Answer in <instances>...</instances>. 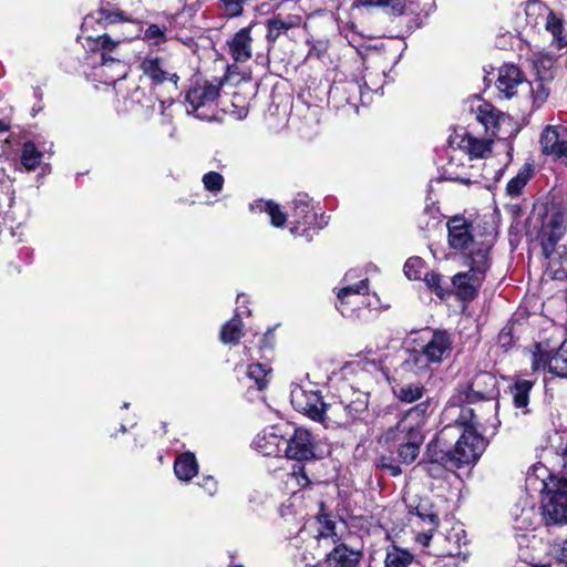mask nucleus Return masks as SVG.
Returning <instances> with one entry per match:
<instances>
[{
  "label": "nucleus",
  "instance_id": "nucleus-32",
  "mask_svg": "<svg viewBox=\"0 0 567 567\" xmlns=\"http://www.w3.org/2000/svg\"><path fill=\"white\" fill-rule=\"evenodd\" d=\"M545 14L546 16V30L549 31L554 39L560 42V34L563 31L561 20L556 17L551 11H548L539 1L530 0L526 6V14Z\"/></svg>",
  "mask_w": 567,
  "mask_h": 567
},
{
  "label": "nucleus",
  "instance_id": "nucleus-61",
  "mask_svg": "<svg viewBox=\"0 0 567 567\" xmlns=\"http://www.w3.org/2000/svg\"><path fill=\"white\" fill-rule=\"evenodd\" d=\"M247 297L245 295L237 296V303L246 302Z\"/></svg>",
  "mask_w": 567,
  "mask_h": 567
},
{
  "label": "nucleus",
  "instance_id": "nucleus-44",
  "mask_svg": "<svg viewBox=\"0 0 567 567\" xmlns=\"http://www.w3.org/2000/svg\"><path fill=\"white\" fill-rule=\"evenodd\" d=\"M144 40L150 42L152 45L159 47L167 41L166 27L150 24L144 31Z\"/></svg>",
  "mask_w": 567,
  "mask_h": 567
},
{
  "label": "nucleus",
  "instance_id": "nucleus-9",
  "mask_svg": "<svg viewBox=\"0 0 567 567\" xmlns=\"http://www.w3.org/2000/svg\"><path fill=\"white\" fill-rule=\"evenodd\" d=\"M449 245L453 249L466 250L465 261L471 260L472 254L481 247L488 245V252L493 247L492 237H475L471 231V224L464 217H452L447 224Z\"/></svg>",
  "mask_w": 567,
  "mask_h": 567
},
{
  "label": "nucleus",
  "instance_id": "nucleus-12",
  "mask_svg": "<svg viewBox=\"0 0 567 567\" xmlns=\"http://www.w3.org/2000/svg\"><path fill=\"white\" fill-rule=\"evenodd\" d=\"M408 4V10L412 14H430L435 9V0H354L353 7L388 8L394 16H401Z\"/></svg>",
  "mask_w": 567,
  "mask_h": 567
},
{
  "label": "nucleus",
  "instance_id": "nucleus-47",
  "mask_svg": "<svg viewBox=\"0 0 567 567\" xmlns=\"http://www.w3.org/2000/svg\"><path fill=\"white\" fill-rule=\"evenodd\" d=\"M204 188L210 193H219L224 186V177L217 172H208L202 178Z\"/></svg>",
  "mask_w": 567,
  "mask_h": 567
},
{
  "label": "nucleus",
  "instance_id": "nucleus-14",
  "mask_svg": "<svg viewBox=\"0 0 567 567\" xmlns=\"http://www.w3.org/2000/svg\"><path fill=\"white\" fill-rule=\"evenodd\" d=\"M291 404L295 410L306 414L313 421L322 420V412L327 403L317 390H308L302 385H293L290 392Z\"/></svg>",
  "mask_w": 567,
  "mask_h": 567
},
{
  "label": "nucleus",
  "instance_id": "nucleus-4",
  "mask_svg": "<svg viewBox=\"0 0 567 567\" xmlns=\"http://www.w3.org/2000/svg\"><path fill=\"white\" fill-rule=\"evenodd\" d=\"M467 271L454 275L451 279L456 297L463 301L473 300L485 280V275L491 267L488 257V245L481 247L472 254L471 260L465 261Z\"/></svg>",
  "mask_w": 567,
  "mask_h": 567
},
{
  "label": "nucleus",
  "instance_id": "nucleus-48",
  "mask_svg": "<svg viewBox=\"0 0 567 567\" xmlns=\"http://www.w3.org/2000/svg\"><path fill=\"white\" fill-rule=\"evenodd\" d=\"M423 261L419 257L410 258L406 260L403 267L404 275L410 280L419 279L422 272Z\"/></svg>",
  "mask_w": 567,
  "mask_h": 567
},
{
  "label": "nucleus",
  "instance_id": "nucleus-52",
  "mask_svg": "<svg viewBox=\"0 0 567 567\" xmlns=\"http://www.w3.org/2000/svg\"><path fill=\"white\" fill-rule=\"evenodd\" d=\"M555 556L560 561H567V539L555 547Z\"/></svg>",
  "mask_w": 567,
  "mask_h": 567
},
{
  "label": "nucleus",
  "instance_id": "nucleus-22",
  "mask_svg": "<svg viewBox=\"0 0 567 567\" xmlns=\"http://www.w3.org/2000/svg\"><path fill=\"white\" fill-rule=\"evenodd\" d=\"M435 543L441 546L436 551L439 556L458 557L465 555L463 547L466 546L467 540L465 530L461 526L453 527L445 535L437 534Z\"/></svg>",
  "mask_w": 567,
  "mask_h": 567
},
{
  "label": "nucleus",
  "instance_id": "nucleus-62",
  "mask_svg": "<svg viewBox=\"0 0 567 567\" xmlns=\"http://www.w3.org/2000/svg\"><path fill=\"white\" fill-rule=\"evenodd\" d=\"M288 509V506L284 505L282 508H281V516H286L287 515V511Z\"/></svg>",
  "mask_w": 567,
  "mask_h": 567
},
{
  "label": "nucleus",
  "instance_id": "nucleus-16",
  "mask_svg": "<svg viewBox=\"0 0 567 567\" xmlns=\"http://www.w3.org/2000/svg\"><path fill=\"white\" fill-rule=\"evenodd\" d=\"M368 279L342 287L338 292V310L346 318H354L358 310L364 305V296L368 293Z\"/></svg>",
  "mask_w": 567,
  "mask_h": 567
},
{
  "label": "nucleus",
  "instance_id": "nucleus-23",
  "mask_svg": "<svg viewBox=\"0 0 567 567\" xmlns=\"http://www.w3.org/2000/svg\"><path fill=\"white\" fill-rule=\"evenodd\" d=\"M291 212L289 214L291 223L295 225L290 228L292 234H298V228L305 226L307 228L315 227L317 214L310 204L307 195H298L291 203Z\"/></svg>",
  "mask_w": 567,
  "mask_h": 567
},
{
  "label": "nucleus",
  "instance_id": "nucleus-55",
  "mask_svg": "<svg viewBox=\"0 0 567 567\" xmlns=\"http://www.w3.org/2000/svg\"><path fill=\"white\" fill-rule=\"evenodd\" d=\"M543 82L544 81H539V80L537 82V90H538V92H537L536 99L539 100V101H544L547 97V95H548V92L545 90Z\"/></svg>",
  "mask_w": 567,
  "mask_h": 567
},
{
  "label": "nucleus",
  "instance_id": "nucleus-50",
  "mask_svg": "<svg viewBox=\"0 0 567 567\" xmlns=\"http://www.w3.org/2000/svg\"><path fill=\"white\" fill-rule=\"evenodd\" d=\"M199 486L209 495L214 496L218 489V483L213 476H205Z\"/></svg>",
  "mask_w": 567,
  "mask_h": 567
},
{
  "label": "nucleus",
  "instance_id": "nucleus-30",
  "mask_svg": "<svg viewBox=\"0 0 567 567\" xmlns=\"http://www.w3.org/2000/svg\"><path fill=\"white\" fill-rule=\"evenodd\" d=\"M198 462L192 452L179 454L174 462L176 477L185 483L190 482L198 474Z\"/></svg>",
  "mask_w": 567,
  "mask_h": 567
},
{
  "label": "nucleus",
  "instance_id": "nucleus-36",
  "mask_svg": "<svg viewBox=\"0 0 567 567\" xmlns=\"http://www.w3.org/2000/svg\"><path fill=\"white\" fill-rule=\"evenodd\" d=\"M250 208L255 212L266 213L275 227H282L287 220V216L280 209V206L270 200H256L250 205Z\"/></svg>",
  "mask_w": 567,
  "mask_h": 567
},
{
  "label": "nucleus",
  "instance_id": "nucleus-26",
  "mask_svg": "<svg viewBox=\"0 0 567 567\" xmlns=\"http://www.w3.org/2000/svg\"><path fill=\"white\" fill-rule=\"evenodd\" d=\"M431 364H433L432 361H430L421 349H413L408 352V357L400 364L396 372L403 377L406 374L427 377L431 374Z\"/></svg>",
  "mask_w": 567,
  "mask_h": 567
},
{
  "label": "nucleus",
  "instance_id": "nucleus-18",
  "mask_svg": "<svg viewBox=\"0 0 567 567\" xmlns=\"http://www.w3.org/2000/svg\"><path fill=\"white\" fill-rule=\"evenodd\" d=\"M94 45L96 49L94 54L100 59L96 75L105 76L104 82L106 84H112L123 79L126 75V64L118 56L112 55L114 51L104 50L95 43Z\"/></svg>",
  "mask_w": 567,
  "mask_h": 567
},
{
  "label": "nucleus",
  "instance_id": "nucleus-60",
  "mask_svg": "<svg viewBox=\"0 0 567 567\" xmlns=\"http://www.w3.org/2000/svg\"><path fill=\"white\" fill-rule=\"evenodd\" d=\"M351 86H352L353 89H357V90L360 92L361 96L363 97L364 93L362 92V85H361V84H359V83H354V84H352Z\"/></svg>",
  "mask_w": 567,
  "mask_h": 567
},
{
  "label": "nucleus",
  "instance_id": "nucleus-24",
  "mask_svg": "<svg viewBox=\"0 0 567 567\" xmlns=\"http://www.w3.org/2000/svg\"><path fill=\"white\" fill-rule=\"evenodd\" d=\"M452 343V338L446 331L436 330L421 350L433 364H440L451 353Z\"/></svg>",
  "mask_w": 567,
  "mask_h": 567
},
{
  "label": "nucleus",
  "instance_id": "nucleus-21",
  "mask_svg": "<svg viewBox=\"0 0 567 567\" xmlns=\"http://www.w3.org/2000/svg\"><path fill=\"white\" fill-rule=\"evenodd\" d=\"M540 145L545 154L567 158V127L547 126L540 136Z\"/></svg>",
  "mask_w": 567,
  "mask_h": 567
},
{
  "label": "nucleus",
  "instance_id": "nucleus-13",
  "mask_svg": "<svg viewBox=\"0 0 567 567\" xmlns=\"http://www.w3.org/2000/svg\"><path fill=\"white\" fill-rule=\"evenodd\" d=\"M221 86L223 81L216 78L212 81H195L186 92V112L188 114L195 113L200 107L212 104L219 96Z\"/></svg>",
  "mask_w": 567,
  "mask_h": 567
},
{
  "label": "nucleus",
  "instance_id": "nucleus-49",
  "mask_svg": "<svg viewBox=\"0 0 567 567\" xmlns=\"http://www.w3.org/2000/svg\"><path fill=\"white\" fill-rule=\"evenodd\" d=\"M315 560V555L308 549H298L293 554V564L296 567H310Z\"/></svg>",
  "mask_w": 567,
  "mask_h": 567
},
{
  "label": "nucleus",
  "instance_id": "nucleus-8",
  "mask_svg": "<svg viewBox=\"0 0 567 567\" xmlns=\"http://www.w3.org/2000/svg\"><path fill=\"white\" fill-rule=\"evenodd\" d=\"M566 230V214L558 204L547 206L542 221L540 237L543 252L549 259V268L556 266L555 245L564 236Z\"/></svg>",
  "mask_w": 567,
  "mask_h": 567
},
{
  "label": "nucleus",
  "instance_id": "nucleus-25",
  "mask_svg": "<svg viewBox=\"0 0 567 567\" xmlns=\"http://www.w3.org/2000/svg\"><path fill=\"white\" fill-rule=\"evenodd\" d=\"M318 528L316 540L318 543L326 542L329 544H336L341 540L342 535L347 529L346 522L340 518H336L331 515H320L317 518Z\"/></svg>",
  "mask_w": 567,
  "mask_h": 567
},
{
  "label": "nucleus",
  "instance_id": "nucleus-45",
  "mask_svg": "<svg viewBox=\"0 0 567 567\" xmlns=\"http://www.w3.org/2000/svg\"><path fill=\"white\" fill-rule=\"evenodd\" d=\"M557 255V262L559 265L558 268H550L551 269V277L556 280H563L567 278V247L566 246H559L556 249Z\"/></svg>",
  "mask_w": 567,
  "mask_h": 567
},
{
  "label": "nucleus",
  "instance_id": "nucleus-10",
  "mask_svg": "<svg viewBox=\"0 0 567 567\" xmlns=\"http://www.w3.org/2000/svg\"><path fill=\"white\" fill-rule=\"evenodd\" d=\"M368 409V396L359 392L354 400L350 402L334 401L327 403L322 412V420L319 422L328 426H346L364 413Z\"/></svg>",
  "mask_w": 567,
  "mask_h": 567
},
{
  "label": "nucleus",
  "instance_id": "nucleus-57",
  "mask_svg": "<svg viewBox=\"0 0 567 567\" xmlns=\"http://www.w3.org/2000/svg\"><path fill=\"white\" fill-rule=\"evenodd\" d=\"M167 101H158L159 111L164 114ZM173 101H168V105H172Z\"/></svg>",
  "mask_w": 567,
  "mask_h": 567
},
{
  "label": "nucleus",
  "instance_id": "nucleus-6",
  "mask_svg": "<svg viewBox=\"0 0 567 567\" xmlns=\"http://www.w3.org/2000/svg\"><path fill=\"white\" fill-rule=\"evenodd\" d=\"M100 16V21L113 27V30L111 33L97 35L95 39L89 35L87 41L92 40L104 50L115 51L120 43L138 38L143 30L140 21L128 19L121 11L102 10Z\"/></svg>",
  "mask_w": 567,
  "mask_h": 567
},
{
  "label": "nucleus",
  "instance_id": "nucleus-19",
  "mask_svg": "<svg viewBox=\"0 0 567 567\" xmlns=\"http://www.w3.org/2000/svg\"><path fill=\"white\" fill-rule=\"evenodd\" d=\"M528 85L516 65L506 64L499 69L496 87L504 99H512Z\"/></svg>",
  "mask_w": 567,
  "mask_h": 567
},
{
  "label": "nucleus",
  "instance_id": "nucleus-2",
  "mask_svg": "<svg viewBox=\"0 0 567 567\" xmlns=\"http://www.w3.org/2000/svg\"><path fill=\"white\" fill-rule=\"evenodd\" d=\"M429 401H423L411 408L394 425L389 427L379 439V443L390 449H396L398 460L392 455H381L378 466L386 470L392 476L402 473L400 464H412L420 454L423 443V426L429 410Z\"/></svg>",
  "mask_w": 567,
  "mask_h": 567
},
{
  "label": "nucleus",
  "instance_id": "nucleus-1",
  "mask_svg": "<svg viewBox=\"0 0 567 567\" xmlns=\"http://www.w3.org/2000/svg\"><path fill=\"white\" fill-rule=\"evenodd\" d=\"M454 416V423L445 425L427 446L426 471L433 477L440 476V466L453 471L475 464L487 446L472 408H462Z\"/></svg>",
  "mask_w": 567,
  "mask_h": 567
},
{
  "label": "nucleus",
  "instance_id": "nucleus-39",
  "mask_svg": "<svg viewBox=\"0 0 567 567\" xmlns=\"http://www.w3.org/2000/svg\"><path fill=\"white\" fill-rule=\"evenodd\" d=\"M282 441H285V439L277 434L272 432H265L261 436L257 437L256 445L262 454L271 455L282 451Z\"/></svg>",
  "mask_w": 567,
  "mask_h": 567
},
{
  "label": "nucleus",
  "instance_id": "nucleus-27",
  "mask_svg": "<svg viewBox=\"0 0 567 567\" xmlns=\"http://www.w3.org/2000/svg\"><path fill=\"white\" fill-rule=\"evenodd\" d=\"M250 31L251 27L243 28L228 42L231 58L238 63H244L251 58L252 39Z\"/></svg>",
  "mask_w": 567,
  "mask_h": 567
},
{
  "label": "nucleus",
  "instance_id": "nucleus-31",
  "mask_svg": "<svg viewBox=\"0 0 567 567\" xmlns=\"http://www.w3.org/2000/svg\"><path fill=\"white\" fill-rule=\"evenodd\" d=\"M127 101L131 103V109L133 111H141L143 116L150 117L155 110L157 99L154 97L151 93H147L145 89L136 86L130 93Z\"/></svg>",
  "mask_w": 567,
  "mask_h": 567
},
{
  "label": "nucleus",
  "instance_id": "nucleus-37",
  "mask_svg": "<svg viewBox=\"0 0 567 567\" xmlns=\"http://www.w3.org/2000/svg\"><path fill=\"white\" fill-rule=\"evenodd\" d=\"M532 388L533 382L525 379L517 380L513 386H511L513 403L515 408L522 409L524 414L527 413V405L529 403V393Z\"/></svg>",
  "mask_w": 567,
  "mask_h": 567
},
{
  "label": "nucleus",
  "instance_id": "nucleus-63",
  "mask_svg": "<svg viewBox=\"0 0 567 567\" xmlns=\"http://www.w3.org/2000/svg\"><path fill=\"white\" fill-rule=\"evenodd\" d=\"M90 21H91V20L86 18V19L84 20L83 28H86V27H87V24L90 23Z\"/></svg>",
  "mask_w": 567,
  "mask_h": 567
},
{
  "label": "nucleus",
  "instance_id": "nucleus-43",
  "mask_svg": "<svg viewBox=\"0 0 567 567\" xmlns=\"http://www.w3.org/2000/svg\"><path fill=\"white\" fill-rule=\"evenodd\" d=\"M424 282L440 299H444L451 293L449 284L439 274L426 272Z\"/></svg>",
  "mask_w": 567,
  "mask_h": 567
},
{
  "label": "nucleus",
  "instance_id": "nucleus-51",
  "mask_svg": "<svg viewBox=\"0 0 567 567\" xmlns=\"http://www.w3.org/2000/svg\"><path fill=\"white\" fill-rule=\"evenodd\" d=\"M417 511V516L424 520V522H429V524L432 526V527H435L437 526V523H439V516L434 513H425L422 511V506H419L416 508Z\"/></svg>",
  "mask_w": 567,
  "mask_h": 567
},
{
  "label": "nucleus",
  "instance_id": "nucleus-38",
  "mask_svg": "<svg viewBox=\"0 0 567 567\" xmlns=\"http://www.w3.org/2000/svg\"><path fill=\"white\" fill-rule=\"evenodd\" d=\"M384 564L385 567H415L417 565L409 550L396 546L388 549Z\"/></svg>",
  "mask_w": 567,
  "mask_h": 567
},
{
  "label": "nucleus",
  "instance_id": "nucleus-7",
  "mask_svg": "<svg viewBox=\"0 0 567 567\" xmlns=\"http://www.w3.org/2000/svg\"><path fill=\"white\" fill-rule=\"evenodd\" d=\"M542 515L548 527L567 524V477L550 476L544 482Z\"/></svg>",
  "mask_w": 567,
  "mask_h": 567
},
{
  "label": "nucleus",
  "instance_id": "nucleus-56",
  "mask_svg": "<svg viewBox=\"0 0 567 567\" xmlns=\"http://www.w3.org/2000/svg\"><path fill=\"white\" fill-rule=\"evenodd\" d=\"M6 216L2 215V213L0 212V237L3 235V233L7 230V227H6Z\"/></svg>",
  "mask_w": 567,
  "mask_h": 567
},
{
  "label": "nucleus",
  "instance_id": "nucleus-54",
  "mask_svg": "<svg viewBox=\"0 0 567 567\" xmlns=\"http://www.w3.org/2000/svg\"><path fill=\"white\" fill-rule=\"evenodd\" d=\"M433 538L435 539V537H434L432 534H430V533H422V534H420V535L417 536V538H416V539H417V542H419L422 546L427 547V546H430V543H431V540H432Z\"/></svg>",
  "mask_w": 567,
  "mask_h": 567
},
{
  "label": "nucleus",
  "instance_id": "nucleus-15",
  "mask_svg": "<svg viewBox=\"0 0 567 567\" xmlns=\"http://www.w3.org/2000/svg\"><path fill=\"white\" fill-rule=\"evenodd\" d=\"M140 69L152 83L158 85L164 82L177 84L179 76L167 58L147 54L140 63Z\"/></svg>",
  "mask_w": 567,
  "mask_h": 567
},
{
  "label": "nucleus",
  "instance_id": "nucleus-41",
  "mask_svg": "<svg viewBox=\"0 0 567 567\" xmlns=\"http://www.w3.org/2000/svg\"><path fill=\"white\" fill-rule=\"evenodd\" d=\"M42 157L43 154L33 142H25L23 144L21 164L27 171H34L40 165Z\"/></svg>",
  "mask_w": 567,
  "mask_h": 567
},
{
  "label": "nucleus",
  "instance_id": "nucleus-33",
  "mask_svg": "<svg viewBox=\"0 0 567 567\" xmlns=\"http://www.w3.org/2000/svg\"><path fill=\"white\" fill-rule=\"evenodd\" d=\"M492 137L478 138L466 134L461 141V148L471 157L483 158L491 154Z\"/></svg>",
  "mask_w": 567,
  "mask_h": 567
},
{
  "label": "nucleus",
  "instance_id": "nucleus-34",
  "mask_svg": "<svg viewBox=\"0 0 567 567\" xmlns=\"http://www.w3.org/2000/svg\"><path fill=\"white\" fill-rule=\"evenodd\" d=\"M424 386L421 383H394L392 392L394 396L404 403H413L422 399L424 395Z\"/></svg>",
  "mask_w": 567,
  "mask_h": 567
},
{
  "label": "nucleus",
  "instance_id": "nucleus-58",
  "mask_svg": "<svg viewBox=\"0 0 567 567\" xmlns=\"http://www.w3.org/2000/svg\"><path fill=\"white\" fill-rule=\"evenodd\" d=\"M310 567H331V566L327 564V559L324 558V560L319 561L318 564L312 565Z\"/></svg>",
  "mask_w": 567,
  "mask_h": 567
},
{
  "label": "nucleus",
  "instance_id": "nucleus-35",
  "mask_svg": "<svg viewBox=\"0 0 567 567\" xmlns=\"http://www.w3.org/2000/svg\"><path fill=\"white\" fill-rule=\"evenodd\" d=\"M244 311L240 310L239 306L237 307L236 315L227 321L220 330V340L225 344H236L240 340L243 333L241 328L243 323L240 320V316Z\"/></svg>",
  "mask_w": 567,
  "mask_h": 567
},
{
  "label": "nucleus",
  "instance_id": "nucleus-11",
  "mask_svg": "<svg viewBox=\"0 0 567 567\" xmlns=\"http://www.w3.org/2000/svg\"><path fill=\"white\" fill-rule=\"evenodd\" d=\"M532 368L534 371H548L553 375L567 378V340L556 350H548L542 343L535 346Z\"/></svg>",
  "mask_w": 567,
  "mask_h": 567
},
{
  "label": "nucleus",
  "instance_id": "nucleus-42",
  "mask_svg": "<svg viewBox=\"0 0 567 567\" xmlns=\"http://www.w3.org/2000/svg\"><path fill=\"white\" fill-rule=\"evenodd\" d=\"M555 60L550 54L539 53L533 60V68L539 81L550 80L553 78L551 69Z\"/></svg>",
  "mask_w": 567,
  "mask_h": 567
},
{
  "label": "nucleus",
  "instance_id": "nucleus-17",
  "mask_svg": "<svg viewBox=\"0 0 567 567\" xmlns=\"http://www.w3.org/2000/svg\"><path fill=\"white\" fill-rule=\"evenodd\" d=\"M477 103L473 110L476 120L484 126L486 134L489 137L506 138L503 126L509 123V118L485 101L477 100Z\"/></svg>",
  "mask_w": 567,
  "mask_h": 567
},
{
  "label": "nucleus",
  "instance_id": "nucleus-20",
  "mask_svg": "<svg viewBox=\"0 0 567 567\" xmlns=\"http://www.w3.org/2000/svg\"><path fill=\"white\" fill-rule=\"evenodd\" d=\"M267 340L268 336L266 334L264 337V342L266 343ZM266 344L261 347L257 353H255V351L247 346L245 347V355H247L248 360L251 361V363L247 365L246 377L252 381L258 390H264L268 385L271 378V368L268 363L255 362V360H257V354H260L261 358L264 357L261 352L266 351Z\"/></svg>",
  "mask_w": 567,
  "mask_h": 567
},
{
  "label": "nucleus",
  "instance_id": "nucleus-59",
  "mask_svg": "<svg viewBox=\"0 0 567 567\" xmlns=\"http://www.w3.org/2000/svg\"><path fill=\"white\" fill-rule=\"evenodd\" d=\"M9 130V126L0 120V133L7 132Z\"/></svg>",
  "mask_w": 567,
  "mask_h": 567
},
{
  "label": "nucleus",
  "instance_id": "nucleus-3",
  "mask_svg": "<svg viewBox=\"0 0 567 567\" xmlns=\"http://www.w3.org/2000/svg\"><path fill=\"white\" fill-rule=\"evenodd\" d=\"M282 451L288 458L298 462L292 465L288 473L287 486L291 489L296 486L300 488L308 487L311 480L308 476L306 465L301 462L311 461L316 456L312 434L302 427L295 429L292 435L282 441Z\"/></svg>",
  "mask_w": 567,
  "mask_h": 567
},
{
  "label": "nucleus",
  "instance_id": "nucleus-5",
  "mask_svg": "<svg viewBox=\"0 0 567 567\" xmlns=\"http://www.w3.org/2000/svg\"><path fill=\"white\" fill-rule=\"evenodd\" d=\"M496 383L492 373L483 371L476 373L470 383L455 388L444 411L445 416L454 417L462 408H470L468 404L489 400L496 389Z\"/></svg>",
  "mask_w": 567,
  "mask_h": 567
},
{
  "label": "nucleus",
  "instance_id": "nucleus-64",
  "mask_svg": "<svg viewBox=\"0 0 567 567\" xmlns=\"http://www.w3.org/2000/svg\"><path fill=\"white\" fill-rule=\"evenodd\" d=\"M229 567H245V566L240 565V564H234V565H230Z\"/></svg>",
  "mask_w": 567,
  "mask_h": 567
},
{
  "label": "nucleus",
  "instance_id": "nucleus-40",
  "mask_svg": "<svg viewBox=\"0 0 567 567\" xmlns=\"http://www.w3.org/2000/svg\"><path fill=\"white\" fill-rule=\"evenodd\" d=\"M532 177V166L529 164H525L519 168L516 176H514L508 183L506 187V192L511 196H518L527 182Z\"/></svg>",
  "mask_w": 567,
  "mask_h": 567
},
{
  "label": "nucleus",
  "instance_id": "nucleus-46",
  "mask_svg": "<svg viewBox=\"0 0 567 567\" xmlns=\"http://www.w3.org/2000/svg\"><path fill=\"white\" fill-rule=\"evenodd\" d=\"M246 1L247 0H218L220 10L228 18L241 16Z\"/></svg>",
  "mask_w": 567,
  "mask_h": 567
},
{
  "label": "nucleus",
  "instance_id": "nucleus-29",
  "mask_svg": "<svg viewBox=\"0 0 567 567\" xmlns=\"http://www.w3.org/2000/svg\"><path fill=\"white\" fill-rule=\"evenodd\" d=\"M300 23L301 18L299 16H275L267 21L266 38L268 42L275 43L281 34L286 33L290 29L298 28Z\"/></svg>",
  "mask_w": 567,
  "mask_h": 567
},
{
  "label": "nucleus",
  "instance_id": "nucleus-28",
  "mask_svg": "<svg viewBox=\"0 0 567 567\" xmlns=\"http://www.w3.org/2000/svg\"><path fill=\"white\" fill-rule=\"evenodd\" d=\"M326 559L331 567H358L361 553L339 544L326 556Z\"/></svg>",
  "mask_w": 567,
  "mask_h": 567
},
{
  "label": "nucleus",
  "instance_id": "nucleus-53",
  "mask_svg": "<svg viewBox=\"0 0 567 567\" xmlns=\"http://www.w3.org/2000/svg\"><path fill=\"white\" fill-rule=\"evenodd\" d=\"M363 80H364V87L369 91H375L378 92L380 87H374L377 85V83L373 81L372 79V74L369 73V74H365L363 76Z\"/></svg>",
  "mask_w": 567,
  "mask_h": 567
}]
</instances>
